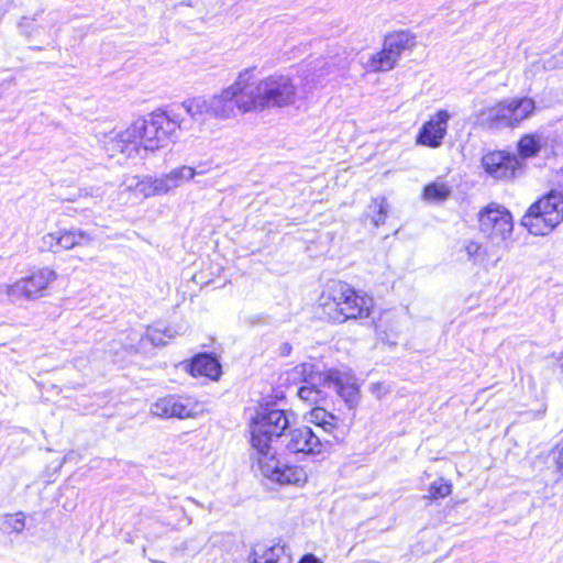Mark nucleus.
<instances>
[{"mask_svg": "<svg viewBox=\"0 0 563 563\" xmlns=\"http://www.w3.org/2000/svg\"><path fill=\"white\" fill-rule=\"evenodd\" d=\"M245 75L240 71L235 80L217 93L186 99L180 108L192 122L203 124L210 119L229 120L252 112Z\"/></svg>", "mask_w": 563, "mask_h": 563, "instance_id": "obj_1", "label": "nucleus"}, {"mask_svg": "<svg viewBox=\"0 0 563 563\" xmlns=\"http://www.w3.org/2000/svg\"><path fill=\"white\" fill-rule=\"evenodd\" d=\"M250 95L252 112L272 108H286L309 98L308 84H298L297 78L284 74H273L256 79L252 69L242 70Z\"/></svg>", "mask_w": 563, "mask_h": 563, "instance_id": "obj_2", "label": "nucleus"}, {"mask_svg": "<svg viewBox=\"0 0 563 563\" xmlns=\"http://www.w3.org/2000/svg\"><path fill=\"white\" fill-rule=\"evenodd\" d=\"M154 132L152 113L139 118L121 131H111L101 140L102 146L109 156L123 154L126 158L136 156L141 150L155 153L158 151Z\"/></svg>", "mask_w": 563, "mask_h": 563, "instance_id": "obj_3", "label": "nucleus"}, {"mask_svg": "<svg viewBox=\"0 0 563 563\" xmlns=\"http://www.w3.org/2000/svg\"><path fill=\"white\" fill-rule=\"evenodd\" d=\"M321 299L323 313L335 323L368 318L375 306L372 296L357 291L345 283L338 284L329 296H322Z\"/></svg>", "mask_w": 563, "mask_h": 563, "instance_id": "obj_4", "label": "nucleus"}, {"mask_svg": "<svg viewBox=\"0 0 563 563\" xmlns=\"http://www.w3.org/2000/svg\"><path fill=\"white\" fill-rule=\"evenodd\" d=\"M536 109V101L532 98H508L482 109L476 114V120L479 124L489 129H515L530 119Z\"/></svg>", "mask_w": 563, "mask_h": 563, "instance_id": "obj_5", "label": "nucleus"}, {"mask_svg": "<svg viewBox=\"0 0 563 563\" xmlns=\"http://www.w3.org/2000/svg\"><path fill=\"white\" fill-rule=\"evenodd\" d=\"M289 427V419L284 410L261 408L250 423L251 445L256 456L273 452L274 438H279Z\"/></svg>", "mask_w": 563, "mask_h": 563, "instance_id": "obj_6", "label": "nucleus"}, {"mask_svg": "<svg viewBox=\"0 0 563 563\" xmlns=\"http://www.w3.org/2000/svg\"><path fill=\"white\" fill-rule=\"evenodd\" d=\"M478 228L492 242L499 243L510 238L512 217L505 207L493 202L479 211Z\"/></svg>", "mask_w": 563, "mask_h": 563, "instance_id": "obj_7", "label": "nucleus"}, {"mask_svg": "<svg viewBox=\"0 0 563 563\" xmlns=\"http://www.w3.org/2000/svg\"><path fill=\"white\" fill-rule=\"evenodd\" d=\"M262 475L279 485H303L307 473L301 466L282 464L275 451L255 457Z\"/></svg>", "mask_w": 563, "mask_h": 563, "instance_id": "obj_8", "label": "nucleus"}, {"mask_svg": "<svg viewBox=\"0 0 563 563\" xmlns=\"http://www.w3.org/2000/svg\"><path fill=\"white\" fill-rule=\"evenodd\" d=\"M57 278L55 271L43 267L33 272L29 277L22 278L12 285H5V294L12 301L25 298L35 299Z\"/></svg>", "mask_w": 563, "mask_h": 563, "instance_id": "obj_9", "label": "nucleus"}, {"mask_svg": "<svg viewBox=\"0 0 563 563\" xmlns=\"http://www.w3.org/2000/svg\"><path fill=\"white\" fill-rule=\"evenodd\" d=\"M482 166L487 175L497 180H509L521 168L518 156L504 151H494L485 154Z\"/></svg>", "mask_w": 563, "mask_h": 563, "instance_id": "obj_10", "label": "nucleus"}, {"mask_svg": "<svg viewBox=\"0 0 563 563\" xmlns=\"http://www.w3.org/2000/svg\"><path fill=\"white\" fill-rule=\"evenodd\" d=\"M154 132L157 140L158 151L175 143L179 137V131L183 129L184 119L175 109L169 111L152 112Z\"/></svg>", "mask_w": 563, "mask_h": 563, "instance_id": "obj_11", "label": "nucleus"}, {"mask_svg": "<svg viewBox=\"0 0 563 563\" xmlns=\"http://www.w3.org/2000/svg\"><path fill=\"white\" fill-rule=\"evenodd\" d=\"M92 240L88 232L79 229L59 230L42 236L40 249L43 252L58 253L68 251L77 245H84Z\"/></svg>", "mask_w": 563, "mask_h": 563, "instance_id": "obj_12", "label": "nucleus"}, {"mask_svg": "<svg viewBox=\"0 0 563 563\" xmlns=\"http://www.w3.org/2000/svg\"><path fill=\"white\" fill-rule=\"evenodd\" d=\"M451 114L446 110H439L427 122H424L417 136V143L437 148L441 146L448 130Z\"/></svg>", "mask_w": 563, "mask_h": 563, "instance_id": "obj_13", "label": "nucleus"}, {"mask_svg": "<svg viewBox=\"0 0 563 563\" xmlns=\"http://www.w3.org/2000/svg\"><path fill=\"white\" fill-rule=\"evenodd\" d=\"M197 405L188 399L177 396H167L158 399L151 407L153 416L159 418H189L196 411Z\"/></svg>", "mask_w": 563, "mask_h": 563, "instance_id": "obj_14", "label": "nucleus"}, {"mask_svg": "<svg viewBox=\"0 0 563 563\" xmlns=\"http://www.w3.org/2000/svg\"><path fill=\"white\" fill-rule=\"evenodd\" d=\"M321 440L310 428L301 427L290 431L287 450L292 453L317 454L321 452Z\"/></svg>", "mask_w": 563, "mask_h": 563, "instance_id": "obj_15", "label": "nucleus"}, {"mask_svg": "<svg viewBox=\"0 0 563 563\" xmlns=\"http://www.w3.org/2000/svg\"><path fill=\"white\" fill-rule=\"evenodd\" d=\"M328 388L333 389L350 408L354 407L358 401V387L355 378L349 373L341 371H330Z\"/></svg>", "mask_w": 563, "mask_h": 563, "instance_id": "obj_16", "label": "nucleus"}, {"mask_svg": "<svg viewBox=\"0 0 563 563\" xmlns=\"http://www.w3.org/2000/svg\"><path fill=\"white\" fill-rule=\"evenodd\" d=\"M121 187L124 191L133 194L135 198H150L154 196H162L161 188L158 185V177L151 175L126 176L122 181Z\"/></svg>", "mask_w": 563, "mask_h": 563, "instance_id": "obj_17", "label": "nucleus"}, {"mask_svg": "<svg viewBox=\"0 0 563 563\" xmlns=\"http://www.w3.org/2000/svg\"><path fill=\"white\" fill-rule=\"evenodd\" d=\"M195 178L194 167L181 165L170 172L158 176V185L162 196L177 189L185 183Z\"/></svg>", "mask_w": 563, "mask_h": 563, "instance_id": "obj_18", "label": "nucleus"}, {"mask_svg": "<svg viewBox=\"0 0 563 563\" xmlns=\"http://www.w3.org/2000/svg\"><path fill=\"white\" fill-rule=\"evenodd\" d=\"M521 223L533 235H547L559 225L558 222H550L549 216H544L542 211L534 209V205L522 217Z\"/></svg>", "mask_w": 563, "mask_h": 563, "instance_id": "obj_19", "label": "nucleus"}, {"mask_svg": "<svg viewBox=\"0 0 563 563\" xmlns=\"http://www.w3.org/2000/svg\"><path fill=\"white\" fill-rule=\"evenodd\" d=\"M250 563H291L280 544H258L254 548Z\"/></svg>", "mask_w": 563, "mask_h": 563, "instance_id": "obj_20", "label": "nucleus"}, {"mask_svg": "<svg viewBox=\"0 0 563 563\" xmlns=\"http://www.w3.org/2000/svg\"><path fill=\"white\" fill-rule=\"evenodd\" d=\"M534 209L540 210L544 216H549V221L558 222L563 220V196L552 191L533 203Z\"/></svg>", "mask_w": 563, "mask_h": 563, "instance_id": "obj_21", "label": "nucleus"}, {"mask_svg": "<svg viewBox=\"0 0 563 563\" xmlns=\"http://www.w3.org/2000/svg\"><path fill=\"white\" fill-rule=\"evenodd\" d=\"M190 373L192 376H206L211 379H218L221 374V366L216 357L201 354L192 360Z\"/></svg>", "mask_w": 563, "mask_h": 563, "instance_id": "obj_22", "label": "nucleus"}, {"mask_svg": "<svg viewBox=\"0 0 563 563\" xmlns=\"http://www.w3.org/2000/svg\"><path fill=\"white\" fill-rule=\"evenodd\" d=\"M292 379H298L303 384H323L329 380V372L322 373L314 364L305 362L295 366L291 371Z\"/></svg>", "mask_w": 563, "mask_h": 563, "instance_id": "obj_23", "label": "nucleus"}, {"mask_svg": "<svg viewBox=\"0 0 563 563\" xmlns=\"http://www.w3.org/2000/svg\"><path fill=\"white\" fill-rule=\"evenodd\" d=\"M387 52L395 55L398 59L405 49H409L415 46V36L408 31H399L391 33L385 37L384 41Z\"/></svg>", "mask_w": 563, "mask_h": 563, "instance_id": "obj_24", "label": "nucleus"}, {"mask_svg": "<svg viewBox=\"0 0 563 563\" xmlns=\"http://www.w3.org/2000/svg\"><path fill=\"white\" fill-rule=\"evenodd\" d=\"M543 137L539 133H529L520 137L518 142L519 161L534 157L543 146Z\"/></svg>", "mask_w": 563, "mask_h": 563, "instance_id": "obj_25", "label": "nucleus"}, {"mask_svg": "<svg viewBox=\"0 0 563 563\" xmlns=\"http://www.w3.org/2000/svg\"><path fill=\"white\" fill-rule=\"evenodd\" d=\"M397 58L391 53L387 52L385 44L383 49L372 55L365 64L368 71H388L395 67Z\"/></svg>", "mask_w": 563, "mask_h": 563, "instance_id": "obj_26", "label": "nucleus"}, {"mask_svg": "<svg viewBox=\"0 0 563 563\" xmlns=\"http://www.w3.org/2000/svg\"><path fill=\"white\" fill-rule=\"evenodd\" d=\"M306 420L321 428L323 431L332 433L339 419L325 409L316 407L306 416Z\"/></svg>", "mask_w": 563, "mask_h": 563, "instance_id": "obj_27", "label": "nucleus"}, {"mask_svg": "<svg viewBox=\"0 0 563 563\" xmlns=\"http://www.w3.org/2000/svg\"><path fill=\"white\" fill-rule=\"evenodd\" d=\"M177 334H179V331L173 327H165L164 329L153 327L147 329L145 339L153 345L161 346L167 343L166 339H174Z\"/></svg>", "mask_w": 563, "mask_h": 563, "instance_id": "obj_28", "label": "nucleus"}, {"mask_svg": "<svg viewBox=\"0 0 563 563\" xmlns=\"http://www.w3.org/2000/svg\"><path fill=\"white\" fill-rule=\"evenodd\" d=\"M324 388H328V385L323 384H303L298 389V396L300 399L310 402V404H318L322 399L325 398V391Z\"/></svg>", "mask_w": 563, "mask_h": 563, "instance_id": "obj_29", "label": "nucleus"}, {"mask_svg": "<svg viewBox=\"0 0 563 563\" xmlns=\"http://www.w3.org/2000/svg\"><path fill=\"white\" fill-rule=\"evenodd\" d=\"M451 195V188L444 183H432L424 187L423 197L432 202L446 200Z\"/></svg>", "mask_w": 563, "mask_h": 563, "instance_id": "obj_30", "label": "nucleus"}, {"mask_svg": "<svg viewBox=\"0 0 563 563\" xmlns=\"http://www.w3.org/2000/svg\"><path fill=\"white\" fill-rule=\"evenodd\" d=\"M372 223L375 227H379L385 222L388 212V203L387 200L383 197H378L372 200V203L368 207Z\"/></svg>", "mask_w": 563, "mask_h": 563, "instance_id": "obj_31", "label": "nucleus"}, {"mask_svg": "<svg viewBox=\"0 0 563 563\" xmlns=\"http://www.w3.org/2000/svg\"><path fill=\"white\" fill-rule=\"evenodd\" d=\"M25 527V516L23 512L5 515L0 519V529L5 533H20Z\"/></svg>", "mask_w": 563, "mask_h": 563, "instance_id": "obj_32", "label": "nucleus"}, {"mask_svg": "<svg viewBox=\"0 0 563 563\" xmlns=\"http://www.w3.org/2000/svg\"><path fill=\"white\" fill-rule=\"evenodd\" d=\"M461 251L466 254V260L473 264H483L487 258L486 250L483 245L473 240L466 241Z\"/></svg>", "mask_w": 563, "mask_h": 563, "instance_id": "obj_33", "label": "nucleus"}, {"mask_svg": "<svg viewBox=\"0 0 563 563\" xmlns=\"http://www.w3.org/2000/svg\"><path fill=\"white\" fill-rule=\"evenodd\" d=\"M452 493V485L450 482L444 479H439L433 482L429 488V498L438 499L444 498Z\"/></svg>", "mask_w": 563, "mask_h": 563, "instance_id": "obj_34", "label": "nucleus"}, {"mask_svg": "<svg viewBox=\"0 0 563 563\" xmlns=\"http://www.w3.org/2000/svg\"><path fill=\"white\" fill-rule=\"evenodd\" d=\"M375 333L380 342L391 346L397 344L398 335L396 333L388 334L385 330L382 329L380 324L375 325Z\"/></svg>", "mask_w": 563, "mask_h": 563, "instance_id": "obj_35", "label": "nucleus"}, {"mask_svg": "<svg viewBox=\"0 0 563 563\" xmlns=\"http://www.w3.org/2000/svg\"><path fill=\"white\" fill-rule=\"evenodd\" d=\"M202 545L203 541L199 540L198 537H194L184 542L183 550L188 552H199L202 549Z\"/></svg>", "mask_w": 563, "mask_h": 563, "instance_id": "obj_36", "label": "nucleus"}, {"mask_svg": "<svg viewBox=\"0 0 563 563\" xmlns=\"http://www.w3.org/2000/svg\"><path fill=\"white\" fill-rule=\"evenodd\" d=\"M298 563H322V561L313 554H306L300 559Z\"/></svg>", "mask_w": 563, "mask_h": 563, "instance_id": "obj_37", "label": "nucleus"}, {"mask_svg": "<svg viewBox=\"0 0 563 563\" xmlns=\"http://www.w3.org/2000/svg\"><path fill=\"white\" fill-rule=\"evenodd\" d=\"M195 177L205 175L209 172V168L206 163L199 164L197 167H194Z\"/></svg>", "mask_w": 563, "mask_h": 563, "instance_id": "obj_38", "label": "nucleus"}, {"mask_svg": "<svg viewBox=\"0 0 563 563\" xmlns=\"http://www.w3.org/2000/svg\"><path fill=\"white\" fill-rule=\"evenodd\" d=\"M311 82H314V79H311V81L309 79H301L300 81H298L299 86L301 87L302 84H308L306 86V89L309 91V93L311 92V89H312V85H310Z\"/></svg>", "mask_w": 563, "mask_h": 563, "instance_id": "obj_39", "label": "nucleus"}, {"mask_svg": "<svg viewBox=\"0 0 563 563\" xmlns=\"http://www.w3.org/2000/svg\"><path fill=\"white\" fill-rule=\"evenodd\" d=\"M170 511L173 514H177V515H181V516H185V514H186L185 509L181 507H174V508H172Z\"/></svg>", "mask_w": 563, "mask_h": 563, "instance_id": "obj_40", "label": "nucleus"}, {"mask_svg": "<svg viewBox=\"0 0 563 563\" xmlns=\"http://www.w3.org/2000/svg\"><path fill=\"white\" fill-rule=\"evenodd\" d=\"M290 350H291V346H290L289 344H287V343H286V344H284V345L282 346V353H283L284 355L289 354V353H290Z\"/></svg>", "mask_w": 563, "mask_h": 563, "instance_id": "obj_41", "label": "nucleus"}, {"mask_svg": "<svg viewBox=\"0 0 563 563\" xmlns=\"http://www.w3.org/2000/svg\"><path fill=\"white\" fill-rule=\"evenodd\" d=\"M79 196H80V197H81V196H88V191H87V190H80Z\"/></svg>", "mask_w": 563, "mask_h": 563, "instance_id": "obj_42", "label": "nucleus"}, {"mask_svg": "<svg viewBox=\"0 0 563 563\" xmlns=\"http://www.w3.org/2000/svg\"><path fill=\"white\" fill-rule=\"evenodd\" d=\"M330 73H332V68H331V66L329 65V66L327 67V70H325V73H324V74H330Z\"/></svg>", "mask_w": 563, "mask_h": 563, "instance_id": "obj_43", "label": "nucleus"}]
</instances>
